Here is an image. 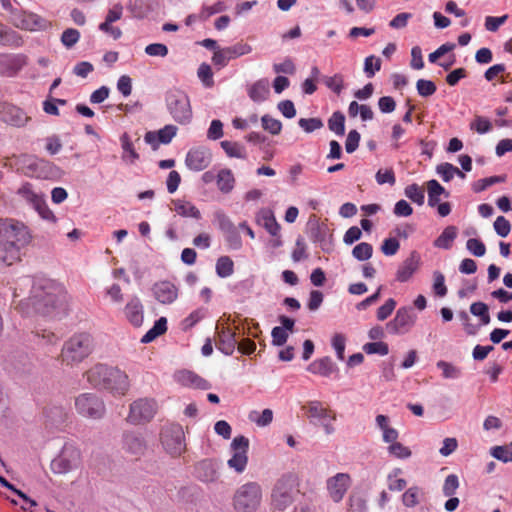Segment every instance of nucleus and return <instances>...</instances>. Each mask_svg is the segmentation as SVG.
<instances>
[{
  "instance_id": "obj_21",
  "label": "nucleus",
  "mask_w": 512,
  "mask_h": 512,
  "mask_svg": "<svg viewBox=\"0 0 512 512\" xmlns=\"http://www.w3.org/2000/svg\"><path fill=\"white\" fill-rule=\"evenodd\" d=\"M350 482L351 479L347 473H337L335 476L330 477L327 480L329 495L335 503H338L343 499L349 488Z\"/></svg>"
},
{
  "instance_id": "obj_5",
  "label": "nucleus",
  "mask_w": 512,
  "mask_h": 512,
  "mask_svg": "<svg viewBox=\"0 0 512 512\" xmlns=\"http://www.w3.org/2000/svg\"><path fill=\"white\" fill-rule=\"evenodd\" d=\"M93 351V338L88 333H79L70 337L61 351L62 362L74 365L82 362Z\"/></svg>"
},
{
  "instance_id": "obj_40",
  "label": "nucleus",
  "mask_w": 512,
  "mask_h": 512,
  "mask_svg": "<svg viewBox=\"0 0 512 512\" xmlns=\"http://www.w3.org/2000/svg\"><path fill=\"white\" fill-rule=\"evenodd\" d=\"M207 316L206 308H197L193 310L187 317L181 322V328L183 331H188L193 328L197 323Z\"/></svg>"
},
{
  "instance_id": "obj_59",
  "label": "nucleus",
  "mask_w": 512,
  "mask_h": 512,
  "mask_svg": "<svg viewBox=\"0 0 512 512\" xmlns=\"http://www.w3.org/2000/svg\"><path fill=\"white\" fill-rule=\"evenodd\" d=\"M467 250L476 257H482L486 253L485 244L477 238H470L466 242Z\"/></svg>"
},
{
  "instance_id": "obj_36",
  "label": "nucleus",
  "mask_w": 512,
  "mask_h": 512,
  "mask_svg": "<svg viewBox=\"0 0 512 512\" xmlns=\"http://www.w3.org/2000/svg\"><path fill=\"white\" fill-rule=\"evenodd\" d=\"M427 188L428 205L430 207H436V205H438V203L440 202V195L445 194L446 197L449 196V193L446 192L445 188L442 185H440V183L435 179L428 181Z\"/></svg>"
},
{
  "instance_id": "obj_14",
  "label": "nucleus",
  "mask_w": 512,
  "mask_h": 512,
  "mask_svg": "<svg viewBox=\"0 0 512 512\" xmlns=\"http://www.w3.org/2000/svg\"><path fill=\"white\" fill-rule=\"evenodd\" d=\"M416 318L412 307H400L395 317L386 324V329L393 335L404 334L415 324Z\"/></svg>"
},
{
  "instance_id": "obj_37",
  "label": "nucleus",
  "mask_w": 512,
  "mask_h": 512,
  "mask_svg": "<svg viewBox=\"0 0 512 512\" xmlns=\"http://www.w3.org/2000/svg\"><path fill=\"white\" fill-rule=\"evenodd\" d=\"M167 331V319L166 317H160L154 322V325L149 329L146 334L141 338V343L147 344L155 340L158 336L164 334Z\"/></svg>"
},
{
  "instance_id": "obj_23",
  "label": "nucleus",
  "mask_w": 512,
  "mask_h": 512,
  "mask_svg": "<svg viewBox=\"0 0 512 512\" xmlns=\"http://www.w3.org/2000/svg\"><path fill=\"white\" fill-rule=\"evenodd\" d=\"M311 239L318 243L324 252H330L332 249V234L326 224L315 223L310 228Z\"/></svg>"
},
{
  "instance_id": "obj_10",
  "label": "nucleus",
  "mask_w": 512,
  "mask_h": 512,
  "mask_svg": "<svg viewBox=\"0 0 512 512\" xmlns=\"http://www.w3.org/2000/svg\"><path fill=\"white\" fill-rule=\"evenodd\" d=\"M78 414L90 419H101L106 411L104 401L95 393H82L75 399Z\"/></svg>"
},
{
  "instance_id": "obj_54",
  "label": "nucleus",
  "mask_w": 512,
  "mask_h": 512,
  "mask_svg": "<svg viewBox=\"0 0 512 512\" xmlns=\"http://www.w3.org/2000/svg\"><path fill=\"white\" fill-rule=\"evenodd\" d=\"M307 411L310 418L318 420H325L328 418V411L322 407V404L319 401L309 402Z\"/></svg>"
},
{
  "instance_id": "obj_39",
  "label": "nucleus",
  "mask_w": 512,
  "mask_h": 512,
  "mask_svg": "<svg viewBox=\"0 0 512 512\" xmlns=\"http://www.w3.org/2000/svg\"><path fill=\"white\" fill-rule=\"evenodd\" d=\"M222 149L231 158L246 159L247 153L245 147L233 141L224 140L221 143Z\"/></svg>"
},
{
  "instance_id": "obj_38",
  "label": "nucleus",
  "mask_w": 512,
  "mask_h": 512,
  "mask_svg": "<svg viewBox=\"0 0 512 512\" xmlns=\"http://www.w3.org/2000/svg\"><path fill=\"white\" fill-rule=\"evenodd\" d=\"M121 147L123 149L122 159L129 161L131 164L139 159V154L136 152L133 143L127 133H123L120 137Z\"/></svg>"
},
{
  "instance_id": "obj_58",
  "label": "nucleus",
  "mask_w": 512,
  "mask_h": 512,
  "mask_svg": "<svg viewBox=\"0 0 512 512\" xmlns=\"http://www.w3.org/2000/svg\"><path fill=\"white\" fill-rule=\"evenodd\" d=\"M416 89L420 96L429 97L436 92L437 87L431 80L419 79L416 83Z\"/></svg>"
},
{
  "instance_id": "obj_60",
  "label": "nucleus",
  "mask_w": 512,
  "mask_h": 512,
  "mask_svg": "<svg viewBox=\"0 0 512 512\" xmlns=\"http://www.w3.org/2000/svg\"><path fill=\"white\" fill-rule=\"evenodd\" d=\"M459 487V479L455 474H449L444 481L443 484V494L446 497H451L455 494L456 490Z\"/></svg>"
},
{
  "instance_id": "obj_43",
  "label": "nucleus",
  "mask_w": 512,
  "mask_h": 512,
  "mask_svg": "<svg viewBox=\"0 0 512 512\" xmlns=\"http://www.w3.org/2000/svg\"><path fill=\"white\" fill-rule=\"evenodd\" d=\"M234 272V263L229 256H221L216 262V274L220 278H227Z\"/></svg>"
},
{
  "instance_id": "obj_52",
  "label": "nucleus",
  "mask_w": 512,
  "mask_h": 512,
  "mask_svg": "<svg viewBox=\"0 0 512 512\" xmlns=\"http://www.w3.org/2000/svg\"><path fill=\"white\" fill-rule=\"evenodd\" d=\"M363 351L366 354H378L381 356H385L389 353L388 344L382 341H374L364 344Z\"/></svg>"
},
{
  "instance_id": "obj_53",
  "label": "nucleus",
  "mask_w": 512,
  "mask_h": 512,
  "mask_svg": "<svg viewBox=\"0 0 512 512\" xmlns=\"http://www.w3.org/2000/svg\"><path fill=\"white\" fill-rule=\"evenodd\" d=\"M433 292L438 297H444L447 294V286L445 285V277L440 271L433 273Z\"/></svg>"
},
{
  "instance_id": "obj_18",
  "label": "nucleus",
  "mask_w": 512,
  "mask_h": 512,
  "mask_svg": "<svg viewBox=\"0 0 512 512\" xmlns=\"http://www.w3.org/2000/svg\"><path fill=\"white\" fill-rule=\"evenodd\" d=\"M152 293L159 303L169 305L177 300L179 288L175 283L163 280L153 284Z\"/></svg>"
},
{
  "instance_id": "obj_9",
  "label": "nucleus",
  "mask_w": 512,
  "mask_h": 512,
  "mask_svg": "<svg viewBox=\"0 0 512 512\" xmlns=\"http://www.w3.org/2000/svg\"><path fill=\"white\" fill-rule=\"evenodd\" d=\"M80 464V449L74 443L67 442L64 444L58 457L52 460L51 468L54 473L64 474L78 468Z\"/></svg>"
},
{
  "instance_id": "obj_2",
  "label": "nucleus",
  "mask_w": 512,
  "mask_h": 512,
  "mask_svg": "<svg viewBox=\"0 0 512 512\" xmlns=\"http://www.w3.org/2000/svg\"><path fill=\"white\" fill-rule=\"evenodd\" d=\"M32 240L28 227L15 219H0V264L10 266L21 259V250Z\"/></svg>"
},
{
  "instance_id": "obj_46",
  "label": "nucleus",
  "mask_w": 512,
  "mask_h": 512,
  "mask_svg": "<svg viewBox=\"0 0 512 512\" xmlns=\"http://www.w3.org/2000/svg\"><path fill=\"white\" fill-rule=\"evenodd\" d=\"M226 53L230 60L247 55L252 52L253 48L250 44L245 42H237L232 46L225 47Z\"/></svg>"
},
{
  "instance_id": "obj_16",
  "label": "nucleus",
  "mask_w": 512,
  "mask_h": 512,
  "mask_svg": "<svg viewBox=\"0 0 512 512\" xmlns=\"http://www.w3.org/2000/svg\"><path fill=\"white\" fill-rule=\"evenodd\" d=\"M28 63L23 53H0V76L14 77Z\"/></svg>"
},
{
  "instance_id": "obj_27",
  "label": "nucleus",
  "mask_w": 512,
  "mask_h": 512,
  "mask_svg": "<svg viewBox=\"0 0 512 512\" xmlns=\"http://www.w3.org/2000/svg\"><path fill=\"white\" fill-rule=\"evenodd\" d=\"M237 346L236 334L229 327H223L218 331V342L216 347L223 354L232 355Z\"/></svg>"
},
{
  "instance_id": "obj_56",
  "label": "nucleus",
  "mask_w": 512,
  "mask_h": 512,
  "mask_svg": "<svg viewBox=\"0 0 512 512\" xmlns=\"http://www.w3.org/2000/svg\"><path fill=\"white\" fill-rule=\"evenodd\" d=\"M80 39V32L74 28H68L61 35V43L68 49L72 48Z\"/></svg>"
},
{
  "instance_id": "obj_62",
  "label": "nucleus",
  "mask_w": 512,
  "mask_h": 512,
  "mask_svg": "<svg viewBox=\"0 0 512 512\" xmlns=\"http://www.w3.org/2000/svg\"><path fill=\"white\" fill-rule=\"evenodd\" d=\"M491 455L503 463L512 462V449H509L507 446L492 447Z\"/></svg>"
},
{
  "instance_id": "obj_57",
  "label": "nucleus",
  "mask_w": 512,
  "mask_h": 512,
  "mask_svg": "<svg viewBox=\"0 0 512 512\" xmlns=\"http://www.w3.org/2000/svg\"><path fill=\"white\" fill-rule=\"evenodd\" d=\"M298 125L306 132L312 133L323 127V121L320 118H300Z\"/></svg>"
},
{
  "instance_id": "obj_41",
  "label": "nucleus",
  "mask_w": 512,
  "mask_h": 512,
  "mask_svg": "<svg viewBox=\"0 0 512 512\" xmlns=\"http://www.w3.org/2000/svg\"><path fill=\"white\" fill-rule=\"evenodd\" d=\"M328 128L337 136H343L345 133V116L341 111H335L328 119Z\"/></svg>"
},
{
  "instance_id": "obj_42",
  "label": "nucleus",
  "mask_w": 512,
  "mask_h": 512,
  "mask_svg": "<svg viewBox=\"0 0 512 512\" xmlns=\"http://www.w3.org/2000/svg\"><path fill=\"white\" fill-rule=\"evenodd\" d=\"M436 367L442 371V376L444 379H459L462 376V370L460 367L444 361L439 360L436 363Z\"/></svg>"
},
{
  "instance_id": "obj_63",
  "label": "nucleus",
  "mask_w": 512,
  "mask_h": 512,
  "mask_svg": "<svg viewBox=\"0 0 512 512\" xmlns=\"http://www.w3.org/2000/svg\"><path fill=\"white\" fill-rule=\"evenodd\" d=\"M494 230L500 237H506L511 231V224L504 216H498L493 224Z\"/></svg>"
},
{
  "instance_id": "obj_35",
  "label": "nucleus",
  "mask_w": 512,
  "mask_h": 512,
  "mask_svg": "<svg viewBox=\"0 0 512 512\" xmlns=\"http://www.w3.org/2000/svg\"><path fill=\"white\" fill-rule=\"evenodd\" d=\"M258 221L263 225V227L271 236H275L276 234L280 233V224L277 222L272 211H261L258 216Z\"/></svg>"
},
{
  "instance_id": "obj_50",
  "label": "nucleus",
  "mask_w": 512,
  "mask_h": 512,
  "mask_svg": "<svg viewBox=\"0 0 512 512\" xmlns=\"http://www.w3.org/2000/svg\"><path fill=\"white\" fill-rule=\"evenodd\" d=\"M197 76L204 87L211 88L214 86L213 72L209 64L202 63L197 70Z\"/></svg>"
},
{
  "instance_id": "obj_24",
  "label": "nucleus",
  "mask_w": 512,
  "mask_h": 512,
  "mask_svg": "<svg viewBox=\"0 0 512 512\" xmlns=\"http://www.w3.org/2000/svg\"><path fill=\"white\" fill-rule=\"evenodd\" d=\"M420 256L416 251H412L403 263L398 267L396 280L398 282H407L419 267Z\"/></svg>"
},
{
  "instance_id": "obj_28",
  "label": "nucleus",
  "mask_w": 512,
  "mask_h": 512,
  "mask_svg": "<svg viewBox=\"0 0 512 512\" xmlns=\"http://www.w3.org/2000/svg\"><path fill=\"white\" fill-rule=\"evenodd\" d=\"M247 94L249 98L255 103L264 102L270 94L268 79L261 78L255 81L253 84L249 85L247 88Z\"/></svg>"
},
{
  "instance_id": "obj_4",
  "label": "nucleus",
  "mask_w": 512,
  "mask_h": 512,
  "mask_svg": "<svg viewBox=\"0 0 512 512\" xmlns=\"http://www.w3.org/2000/svg\"><path fill=\"white\" fill-rule=\"evenodd\" d=\"M299 481L295 473L282 474L275 482L271 491V504L278 511L287 509L295 499Z\"/></svg>"
},
{
  "instance_id": "obj_55",
  "label": "nucleus",
  "mask_w": 512,
  "mask_h": 512,
  "mask_svg": "<svg viewBox=\"0 0 512 512\" xmlns=\"http://www.w3.org/2000/svg\"><path fill=\"white\" fill-rule=\"evenodd\" d=\"M470 129L479 134H486L492 129V124L489 119L483 116H476L470 123Z\"/></svg>"
},
{
  "instance_id": "obj_31",
  "label": "nucleus",
  "mask_w": 512,
  "mask_h": 512,
  "mask_svg": "<svg viewBox=\"0 0 512 512\" xmlns=\"http://www.w3.org/2000/svg\"><path fill=\"white\" fill-rule=\"evenodd\" d=\"M216 185L223 194L230 193L235 186V178L232 171L227 168L219 170L216 175Z\"/></svg>"
},
{
  "instance_id": "obj_61",
  "label": "nucleus",
  "mask_w": 512,
  "mask_h": 512,
  "mask_svg": "<svg viewBox=\"0 0 512 512\" xmlns=\"http://www.w3.org/2000/svg\"><path fill=\"white\" fill-rule=\"evenodd\" d=\"M325 85L334 93L340 94L344 88V80L341 74H335L324 78Z\"/></svg>"
},
{
  "instance_id": "obj_11",
  "label": "nucleus",
  "mask_w": 512,
  "mask_h": 512,
  "mask_svg": "<svg viewBox=\"0 0 512 512\" xmlns=\"http://www.w3.org/2000/svg\"><path fill=\"white\" fill-rule=\"evenodd\" d=\"M249 439L243 435L236 436L230 443L231 457L227 461L228 467L238 474L245 471L248 464Z\"/></svg>"
},
{
  "instance_id": "obj_34",
  "label": "nucleus",
  "mask_w": 512,
  "mask_h": 512,
  "mask_svg": "<svg viewBox=\"0 0 512 512\" xmlns=\"http://www.w3.org/2000/svg\"><path fill=\"white\" fill-rule=\"evenodd\" d=\"M174 209L178 215L182 217H189L194 219H200L201 213L199 209L191 202L185 200H174Z\"/></svg>"
},
{
  "instance_id": "obj_7",
  "label": "nucleus",
  "mask_w": 512,
  "mask_h": 512,
  "mask_svg": "<svg viewBox=\"0 0 512 512\" xmlns=\"http://www.w3.org/2000/svg\"><path fill=\"white\" fill-rule=\"evenodd\" d=\"M262 500V488L257 482L241 485L233 497L236 512H255Z\"/></svg>"
},
{
  "instance_id": "obj_32",
  "label": "nucleus",
  "mask_w": 512,
  "mask_h": 512,
  "mask_svg": "<svg viewBox=\"0 0 512 512\" xmlns=\"http://www.w3.org/2000/svg\"><path fill=\"white\" fill-rule=\"evenodd\" d=\"M457 227L447 226L442 233L435 239L434 246L440 249L448 250L452 247L453 241L457 237Z\"/></svg>"
},
{
  "instance_id": "obj_1",
  "label": "nucleus",
  "mask_w": 512,
  "mask_h": 512,
  "mask_svg": "<svg viewBox=\"0 0 512 512\" xmlns=\"http://www.w3.org/2000/svg\"><path fill=\"white\" fill-rule=\"evenodd\" d=\"M30 301L35 311L43 316L55 318L66 311V292L58 282L38 277L33 280Z\"/></svg>"
},
{
  "instance_id": "obj_6",
  "label": "nucleus",
  "mask_w": 512,
  "mask_h": 512,
  "mask_svg": "<svg viewBox=\"0 0 512 512\" xmlns=\"http://www.w3.org/2000/svg\"><path fill=\"white\" fill-rule=\"evenodd\" d=\"M165 104L172 119L187 125L192 121L193 113L188 95L180 89H171L165 94Z\"/></svg>"
},
{
  "instance_id": "obj_47",
  "label": "nucleus",
  "mask_w": 512,
  "mask_h": 512,
  "mask_svg": "<svg viewBox=\"0 0 512 512\" xmlns=\"http://www.w3.org/2000/svg\"><path fill=\"white\" fill-rule=\"evenodd\" d=\"M373 246L367 242L357 244L352 250V256L358 261H367L372 257Z\"/></svg>"
},
{
  "instance_id": "obj_48",
  "label": "nucleus",
  "mask_w": 512,
  "mask_h": 512,
  "mask_svg": "<svg viewBox=\"0 0 512 512\" xmlns=\"http://www.w3.org/2000/svg\"><path fill=\"white\" fill-rule=\"evenodd\" d=\"M261 125L265 131L272 135H278L282 130L281 121L273 118L269 114H265L261 117Z\"/></svg>"
},
{
  "instance_id": "obj_22",
  "label": "nucleus",
  "mask_w": 512,
  "mask_h": 512,
  "mask_svg": "<svg viewBox=\"0 0 512 512\" xmlns=\"http://www.w3.org/2000/svg\"><path fill=\"white\" fill-rule=\"evenodd\" d=\"M123 448L126 452L140 457L146 450V442L140 433L128 431L123 434Z\"/></svg>"
},
{
  "instance_id": "obj_49",
  "label": "nucleus",
  "mask_w": 512,
  "mask_h": 512,
  "mask_svg": "<svg viewBox=\"0 0 512 512\" xmlns=\"http://www.w3.org/2000/svg\"><path fill=\"white\" fill-rule=\"evenodd\" d=\"M381 69V59L370 55L364 60V68L363 71L367 78H372L375 76L376 72Z\"/></svg>"
},
{
  "instance_id": "obj_44",
  "label": "nucleus",
  "mask_w": 512,
  "mask_h": 512,
  "mask_svg": "<svg viewBox=\"0 0 512 512\" xmlns=\"http://www.w3.org/2000/svg\"><path fill=\"white\" fill-rule=\"evenodd\" d=\"M405 196L418 206H422L425 201V194L423 188L418 184L413 183L405 187Z\"/></svg>"
},
{
  "instance_id": "obj_8",
  "label": "nucleus",
  "mask_w": 512,
  "mask_h": 512,
  "mask_svg": "<svg viewBox=\"0 0 512 512\" xmlns=\"http://www.w3.org/2000/svg\"><path fill=\"white\" fill-rule=\"evenodd\" d=\"M160 442L169 455L172 457L180 456L186 448L182 426L177 423L164 425L160 432Z\"/></svg>"
},
{
  "instance_id": "obj_25",
  "label": "nucleus",
  "mask_w": 512,
  "mask_h": 512,
  "mask_svg": "<svg viewBox=\"0 0 512 512\" xmlns=\"http://www.w3.org/2000/svg\"><path fill=\"white\" fill-rule=\"evenodd\" d=\"M125 316L129 323L134 327H140L144 321V308L141 300L137 296H133L125 306Z\"/></svg>"
},
{
  "instance_id": "obj_29",
  "label": "nucleus",
  "mask_w": 512,
  "mask_h": 512,
  "mask_svg": "<svg viewBox=\"0 0 512 512\" xmlns=\"http://www.w3.org/2000/svg\"><path fill=\"white\" fill-rule=\"evenodd\" d=\"M179 383L184 386L206 390L210 388V383L192 371H181L176 374Z\"/></svg>"
},
{
  "instance_id": "obj_26",
  "label": "nucleus",
  "mask_w": 512,
  "mask_h": 512,
  "mask_svg": "<svg viewBox=\"0 0 512 512\" xmlns=\"http://www.w3.org/2000/svg\"><path fill=\"white\" fill-rule=\"evenodd\" d=\"M307 371L322 377H331L339 373V368L328 356L316 359L307 366Z\"/></svg>"
},
{
  "instance_id": "obj_20",
  "label": "nucleus",
  "mask_w": 512,
  "mask_h": 512,
  "mask_svg": "<svg viewBox=\"0 0 512 512\" xmlns=\"http://www.w3.org/2000/svg\"><path fill=\"white\" fill-rule=\"evenodd\" d=\"M177 126L167 124L158 131H148L144 135V141L151 146L153 150H157L160 144L167 145L176 136Z\"/></svg>"
},
{
  "instance_id": "obj_30",
  "label": "nucleus",
  "mask_w": 512,
  "mask_h": 512,
  "mask_svg": "<svg viewBox=\"0 0 512 512\" xmlns=\"http://www.w3.org/2000/svg\"><path fill=\"white\" fill-rule=\"evenodd\" d=\"M197 477L203 482H213L218 478L217 465L211 459H205L196 466Z\"/></svg>"
},
{
  "instance_id": "obj_51",
  "label": "nucleus",
  "mask_w": 512,
  "mask_h": 512,
  "mask_svg": "<svg viewBox=\"0 0 512 512\" xmlns=\"http://www.w3.org/2000/svg\"><path fill=\"white\" fill-rule=\"evenodd\" d=\"M504 180H505V178L502 176H491V177L482 178L473 183L472 189L475 193H479V192L486 190L488 187H490L496 183L503 182Z\"/></svg>"
},
{
  "instance_id": "obj_12",
  "label": "nucleus",
  "mask_w": 512,
  "mask_h": 512,
  "mask_svg": "<svg viewBox=\"0 0 512 512\" xmlns=\"http://www.w3.org/2000/svg\"><path fill=\"white\" fill-rule=\"evenodd\" d=\"M157 409L158 406L154 399H137L130 404L127 421L133 425L150 422L154 418Z\"/></svg>"
},
{
  "instance_id": "obj_15",
  "label": "nucleus",
  "mask_w": 512,
  "mask_h": 512,
  "mask_svg": "<svg viewBox=\"0 0 512 512\" xmlns=\"http://www.w3.org/2000/svg\"><path fill=\"white\" fill-rule=\"evenodd\" d=\"M11 24L18 29L26 31H41L49 26V22L45 18L23 9L15 14Z\"/></svg>"
},
{
  "instance_id": "obj_3",
  "label": "nucleus",
  "mask_w": 512,
  "mask_h": 512,
  "mask_svg": "<svg viewBox=\"0 0 512 512\" xmlns=\"http://www.w3.org/2000/svg\"><path fill=\"white\" fill-rule=\"evenodd\" d=\"M87 381L94 388L105 390L113 395H124L129 389L127 374L117 367L96 364L86 372Z\"/></svg>"
},
{
  "instance_id": "obj_13",
  "label": "nucleus",
  "mask_w": 512,
  "mask_h": 512,
  "mask_svg": "<svg viewBox=\"0 0 512 512\" xmlns=\"http://www.w3.org/2000/svg\"><path fill=\"white\" fill-rule=\"evenodd\" d=\"M18 194L32 206V208L38 213V215L45 221L50 223H56L57 218L55 214L48 207L43 195L37 194L33 191L30 183L23 184Z\"/></svg>"
},
{
  "instance_id": "obj_45",
  "label": "nucleus",
  "mask_w": 512,
  "mask_h": 512,
  "mask_svg": "<svg viewBox=\"0 0 512 512\" xmlns=\"http://www.w3.org/2000/svg\"><path fill=\"white\" fill-rule=\"evenodd\" d=\"M251 422H254L259 427L268 426L273 420V411L271 409H264L261 413L251 411L248 416Z\"/></svg>"
},
{
  "instance_id": "obj_33",
  "label": "nucleus",
  "mask_w": 512,
  "mask_h": 512,
  "mask_svg": "<svg viewBox=\"0 0 512 512\" xmlns=\"http://www.w3.org/2000/svg\"><path fill=\"white\" fill-rule=\"evenodd\" d=\"M0 44L11 48H19L23 46L24 41L18 32L4 26L0 35Z\"/></svg>"
},
{
  "instance_id": "obj_19",
  "label": "nucleus",
  "mask_w": 512,
  "mask_h": 512,
  "mask_svg": "<svg viewBox=\"0 0 512 512\" xmlns=\"http://www.w3.org/2000/svg\"><path fill=\"white\" fill-rule=\"evenodd\" d=\"M211 163V154L204 147L191 148L185 158V164L191 171L199 172L206 169Z\"/></svg>"
},
{
  "instance_id": "obj_17",
  "label": "nucleus",
  "mask_w": 512,
  "mask_h": 512,
  "mask_svg": "<svg viewBox=\"0 0 512 512\" xmlns=\"http://www.w3.org/2000/svg\"><path fill=\"white\" fill-rule=\"evenodd\" d=\"M0 114L1 120L4 123L15 128H23L31 120V117L24 109L13 104H3Z\"/></svg>"
},
{
  "instance_id": "obj_64",
  "label": "nucleus",
  "mask_w": 512,
  "mask_h": 512,
  "mask_svg": "<svg viewBox=\"0 0 512 512\" xmlns=\"http://www.w3.org/2000/svg\"><path fill=\"white\" fill-rule=\"evenodd\" d=\"M366 500L360 495H352L349 498L348 512H366Z\"/></svg>"
}]
</instances>
